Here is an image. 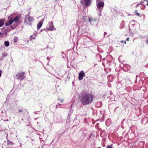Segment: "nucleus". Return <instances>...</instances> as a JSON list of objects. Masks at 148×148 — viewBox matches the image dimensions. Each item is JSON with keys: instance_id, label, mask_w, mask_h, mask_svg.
I'll use <instances>...</instances> for the list:
<instances>
[{"instance_id": "nucleus-1", "label": "nucleus", "mask_w": 148, "mask_h": 148, "mask_svg": "<svg viewBox=\"0 0 148 148\" xmlns=\"http://www.w3.org/2000/svg\"><path fill=\"white\" fill-rule=\"evenodd\" d=\"M94 98V96L91 94L86 93L82 97L81 102L83 105H88L91 103Z\"/></svg>"}, {"instance_id": "nucleus-2", "label": "nucleus", "mask_w": 148, "mask_h": 148, "mask_svg": "<svg viewBox=\"0 0 148 148\" xmlns=\"http://www.w3.org/2000/svg\"><path fill=\"white\" fill-rule=\"evenodd\" d=\"M25 77V72H21L18 73L16 75V79L23 80Z\"/></svg>"}, {"instance_id": "nucleus-3", "label": "nucleus", "mask_w": 148, "mask_h": 148, "mask_svg": "<svg viewBox=\"0 0 148 148\" xmlns=\"http://www.w3.org/2000/svg\"><path fill=\"white\" fill-rule=\"evenodd\" d=\"M92 0H82L80 3L82 5L85 4V5L86 7L89 6L92 3Z\"/></svg>"}, {"instance_id": "nucleus-4", "label": "nucleus", "mask_w": 148, "mask_h": 148, "mask_svg": "<svg viewBox=\"0 0 148 148\" xmlns=\"http://www.w3.org/2000/svg\"><path fill=\"white\" fill-rule=\"evenodd\" d=\"M97 10H102L104 6V3L103 2L100 1L96 2Z\"/></svg>"}, {"instance_id": "nucleus-5", "label": "nucleus", "mask_w": 148, "mask_h": 148, "mask_svg": "<svg viewBox=\"0 0 148 148\" xmlns=\"http://www.w3.org/2000/svg\"><path fill=\"white\" fill-rule=\"evenodd\" d=\"M78 79L79 80H82L83 78L85 76V73L83 71H81L79 74Z\"/></svg>"}, {"instance_id": "nucleus-6", "label": "nucleus", "mask_w": 148, "mask_h": 148, "mask_svg": "<svg viewBox=\"0 0 148 148\" xmlns=\"http://www.w3.org/2000/svg\"><path fill=\"white\" fill-rule=\"evenodd\" d=\"M88 19H89V22L92 25H94L96 23V19H93L92 18H90L88 17Z\"/></svg>"}, {"instance_id": "nucleus-7", "label": "nucleus", "mask_w": 148, "mask_h": 148, "mask_svg": "<svg viewBox=\"0 0 148 148\" xmlns=\"http://www.w3.org/2000/svg\"><path fill=\"white\" fill-rule=\"evenodd\" d=\"M1 55L2 56L0 59V61L3 60L4 58L7 56L8 54L6 52H3L2 53Z\"/></svg>"}, {"instance_id": "nucleus-8", "label": "nucleus", "mask_w": 148, "mask_h": 148, "mask_svg": "<svg viewBox=\"0 0 148 148\" xmlns=\"http://www.w3.org/2000/svg\"><path fill=\"white\" fill-rule=\"evenodd\" d=\"M108 79L110 82H112L114 79L113 76L111 75H109L108 76Z\"/></svg>"}, {"instance_id": "nucleus-9", "label": "nucleus", "mask_w": 148, "mask_h": 148, "mask_svg": "<svg viewBox=\"0 0 148 148\" xmlns=\"http://www.w3.org/2000/svg\"><path fill=\"white\" fill-rule=\"evenodd\" d=\"M43 23V22L41 21L38 22L37 25V28L38 29H39L41 27Z\"/></svg>"}, {"instance_id": "nucleus-10", "label": "nucleus", "mask_w": 148, "mask_h": 148, "mask_svg": "<svg viewBox=\"0 0 148 148\" xmlns=\"http://www.w3.org/2000/svg\"><path fill=\"white\" fill-rule=\"evenodd\" d=\"M20 18V17L19 16H17L14 18H13V20L14 22L16 23L19 20Z\"/></svg>"}, {"instance_id": "nucleus-11", "label": "nucleus", "mask_w": 148, "mask_h": 148, "mask_svg": "<svg viewBox=\"0 0 148 148\" xmlns=\"http://www.w3.org/2000/svg\"><path fill=\"white\" fill-rule=\"evenodd\" d=\"M43 30H45L46 32L49 31V30H53V28L52 27L49 28H47L45 29H42L40 30V31H42Z\"/></svg>"}, {"instance_id": "nucleus-12", "label": "nucleus", "mask_w": 148, "mask_h": 148, "mask_svg": "<svg viewBox=\"0 0 148 148\" xmlns=\"http://www.w3.org/2000/svg\"><path fill=\"white\" fill-rule=\"evenodd\" d=\"M124 21H122L120 25V27L121 28H122L124 27Z\"/></svg>"}, {"instance_id": "nucleus-13", "label": "nucleus", "mask_w": 148, "mask_h": 148, "mask_svg": "<svg viewBox=\"0 0 148 148\" xmlns=\"http://www.w3.org/2000/svg\"><path fill=\"white\" fill-rule=\"evenodd\" d=\"M111 123V120L110 119L107 120L106 121V124L107 126L109 125V124Z\"/></svg>"}, {"instance_id": "nucleus-14", "label": "nucleus", "mask_w": 148, "mask_h": 148, "mask_svg": "<svg viewBox=\"0 0 148 148\" xmlns=\"http://www.w3.org/2000/svg\"><path fill=\"white\" fill-rule=\"evenodd\" d=\"M49 27H52L53 28V30L54 28H53V22H51V23H49Z\"/></svg>"}, {"instance_id": "nucleus-15", "label": "nucleus", "mask_w": 148, "mask_h": 148, "mask_svg": "<svg viewBox=\"0 0 148 148\" xmlns=\"http://www.w3.org/2000/svg\"><path fill=\"white\" fill-rule=\"evenodd\" d=\"M124 68H127V69H130V66L128 64H124L123 66Z\"/></svg>"}, {"instance_id": "nucleus-16", "label": "nucleus", "mask_w": 148, "mask_h": 148, "mask_svg": "<svg viewBox=\"0 0 148 148\" xmlns=\"http://www.w3.org/2000/svg\"><path fill=\"white\" fill-rule=\"evenodd\" d=\"M143 5L145 6V5H148V1L147 0H144L143 1Z\"/></svg>"}, {"instance_id": "nucleus-17", "label": "nucleus", "mask_w": 148, "mask_h": 148, "mask_svg": "<svg viewBox=\"0 0 148 148\" xmlns=\"http://www.w3.org/2000/svg\"><path fill=\"white\" fill-rule=\"evenodd\" d=\"M145 142L143 141H141L139 143V145H140L142 147H143Z\"/></svg>"}, {"instance_id": "nucleus-18", "label": "nucleus", "mask_w": 148, "mask_h": 148, "mask_svg": "<svg viewBox=\"0 0 148 148\" xmlns=\"http://www.w3.org/2000/svg\"><path fill=\"white\" fill-rule=\"evenodd\" d=\"M4 45L6 47H8L9 45V42L8 41H6L4 42Z\"/></svg>"}, {"instance_id": "nucleus-19", "label": "nucleus", "mask_w": 148, "mask_h": 148, "mask_svg": "<svg viewBox=\"0 0 148 148\" xmlns=\"http://www.w3.org/2000/svg\"><path fill=\"white\" fill-rule=\"evenodd\" d=\"M4 24V21L3 20H0V27H1L3 26Z\"/></svg>"}, {"instance_id": "nucleus-20", "label": "nucleus", "mask_w": 148, "mask_h": 148, "mask_svg": "<svg viewBox=\"0 0 148 148\" xmlns=\"http://www.w3.org/2000/svg\"><path fill=\"white\" fill-rule=\"evenodd\" d=\"M28 21L29 22H31L33 20V18L32 17H30V16H29L28 17Z\"/></svg>"}, {"instance_id": "nucleus-21", "label": "nucleus", "mask_w": 148, "mask_h": 148, "mask_svg": "<svg viewBox=\"0 0 148 148\" xmlns=\"http://www.w3.org/2000/svg\"><path fill=\"white\" fill-rule=\"evenodd\" d=\"M16 25H17V24H16ZM16 26V25L14 26H13V25H12L11 26V28H10L9 29H5V30L6 31H8V30L9 31L10 30H11V28L14 29V28H15V27Z\"/></svg>"}, {"instance_id": "nucleus-22", "label": "nucleus", "mask_w": 148, "mask_h": 148, "mask_svg": "<svg viewBox=\"0 0 148 148\" xmlns=\"http://www.w3.org/2000/svg\"><path fill=\"white\" fill-rule=\"evenodd\" d=\"M97 11L98 12V14L99 16H101V11L102 10H97Z\"/></svg>"}, {"instance_id": "nucleus-23", "label": "nucleus", "mask_w": 148, "mask_h": 148, "mask_svg": "<svg viewBox=\"0 0 148 148\" xmlns=\"http://www.w3.org/2000/svg\"><path fill=\"white\" fill-rule=\"evenodd\" d=\"M148 120V119L146 117H144L142 119V123H143V121H147Z\"/></svg>"}, {"instance_id": "nucleus-24", "label": "nucleus", "mask_w": 148, "mask_h": 148, "mask_svg": "<svg viewBox=\"0 0 148 148\" xmlns=\"http://www.w3.org/2000/svg\"><path fill=\"white\" fill-rule=\"evenodd\" d=\"M8 22L10 24V25L12 24L14 22L13 20V18H11V20H9Z\"/></svg>"}, {"instance_id": "nucleus-25", "label": "nucleus", "mask_w": 148, "mask_h": 148, "mask_svg": "<svg viewBox=\"0 0 148 148\" xmlns=\"http://www.w3.org/2000/svg\"><path fill=\"white\" fill-rule=\"evenodd\" d=\"M7 143H8V145H13V143L11 141L8 140Z\"/></svg>"}, {"instance_id": "nucleus-26", "label": "nucleus", "mask_w": 148, "mask_h": 148, "mask_svg": "<svg viewBox=\"0 0 148 148\" xmlns=\"http://www.w3.org/2000/svg\"><path fill=\"white\" fill-rule=\"evenodd\" d=\"M18 40V38L17 37H15L13 40V42L14 43H16Z\"/></svg>"}, {"instance_id": "nucleus-27", "label": "nucleus", "mask_w": 148, "mask_h": 148, "mask_svg": "<svg viewBox=\"0 0 148 148\" xmlns=\"http://www.w3.org/2000/svg\"><path fill=\"white\" fill-rule=\"evenodd\" d=\"M18 111L19 113L22 112H23V108H18Z\"/></svg>"}, {"instance_id": "nucleus-28", "label": "nucleus", "mask_w": 148, "mask_h": 148, "mask_svg": "<svg viewBox=\"0 0 148 148\" xmlns=\"http://www.w3.org/2000/svg\"><path fill=\"white\" fill-rule=\"evenodd\" d=\"M47 20V17L46 16H44L43 19L41 21H42L43 22V21L44 20Z\"/></svg>"}, {"instance_id": "nucleus-29", "label": "nucleus", "mask_w": 148, "mask_h": 148, "mask_svg": "<svg viewBox=\"0 0 148 148\" xmlns=\"http://www.w3.org/2000/svg\"><path fill=\"white\" fill-rule=\"evenodd\" d=\"M72 106H73V104H71V107L70 108V111H70V112H71V110H72V111L73 110L72 109Z\"/></svg>"}, {"instance_id": "nucleus-30", "label": "nucleus", "mask_w": 148, "mask_h": 148, "mask_svg": "<svg viewBox=\"0 0 148 148\" xmlns=\"http://www.w3.org/2000/svg\"><path fill=\"white\" fill-rule=\"evenodd\" d=\"M145 8V6L143 5L141 7V9L142 10H143Z\"/></svg>"}, {"instance_id": "nucleus-31", "label": "nucleus", "mask_w": 148, "mask_h": 148, "mask_svg": "<svg viewBox=\"0 0 148 148\" xmlns=\"http://www.w3.org/2000/svg\"><path fill=\"white\" fill-rule=\"evenodd\" d=\"M5 25L6 26H8L10 25V24L8 22L5 23Z\"/></svg>"}, {"instance_id": "nucleus-32", "label": "nucleus", "mask_w": 148, "mask_h": 148, "mask_svg": "<svg viewBox=\"0 0 148 148\" xmlns=\"http://www.w3.org/2000/svg\"><path fill=\"white\" fill-rule=\"evenodd\" d=\"M112 145H108L107 146L106 148H112Z\"/></svg>"}, {"instance_id": "nucleus-33", "label": "nucleus", "mask_w": 148, "mask_h": 148, "mask_svg": "<svg viewBox=\"0 0 148 148\" xmlns=\"http://www.w3.org/2000/svg\"><path fill=\"white\" fill-rule=\"evenodd\" d=\"M143 1H140L139 3H138V4L139 5H143Z\"/></svg>"}, {"instance_id": "nucleus-34", "label": "nucleus", "mask_w": 148, "mask_h": 148, "mask_svg": "<svg viewBox=\"0 0 148 148\" xmlns=\"http://www.w3.org/2000/svg\"><path fill=\"white\" fill-rule=\"evenodd\" d=\"M106 34H107V33H106V32H104V36H105H105H106V37H108V36L107 35L106 36H105V35H106Z\"/></svg>"}, {"instance_id": "nucleus-35", "label": "nucleus", "mask_w": 148, "mask_h": 148, "mask_svg": "<svg viewBox=\"0 0 148 148\" xmlns=\"http://www.w3.org/2000/svg\"><path fill=\"white\" fill-rule=\"evenodd\" d=\"M121 43L124 42L125 44L126 43V41H123V40H122V41H121Z\"/></svg>"}, {"instance_id": "nucleus-36", "label": "nucleus", "mask_w": 148, "mask_h": 148, "mask_svg": "<svg viewBox=\"0 0 148 148\" xmlns=\"http://www.w3.org/2000/svg\"><path fill=\"white\" fill-rule=\"evenodd\" d=\"M58 99L61 101V103H62L63 101V100L62 99Z\"/></svg>"}, {"instance_id": "nucleus-37", "label": "nucleus", "mask_w": 148, "mask_h": 148, "mask_svg": "<svg viewBox=\"0 0 148 148\" xmlns=\"http://www.w3.org/2000/svg\"><path fill=\"white\" fill-rule=\"evenodd\" d=\"M136 14L138 16H140V14H139V13H138V12H137L136 13Z\"/></svg>"}, {"instance_id": "nucleus-38", "label": "nucleus", "mask_w": 148, "mask_h": 148, "mask_svg": "<svg viewBox=\"0 0 148 148\" xmlns=\"http://www.w3.org/2000/svg\"><path fill=\"white\" fill-rule=\"evenodd\" d=\"M96 0V2L101 1V0Z\"/></svg>"}, {"instance_id": "nucleus-39", "label": "nucleus", "mask_w": 148, "mask_h": 148, "mask_svg": "<svg viewBox=\"0 0 148 148\" xmlns=\"http://www.w3.org/2000/svg\"><path fill=\"white\" fill-rule=\"evenodd\" d=\"M138 5H139L138 4H137L136 5V8H137V7L138 6Z\"/></svg>"}, {"instance_id": "nucleus-40", "label": "nucleus", "mask_w": 148, "mask_h": 148, "mask_svg": "<svg viewBox=\"0 0 148 148\" xmlns=\"http://www.w3.org/2000/svg\"><path fill=\"white\" fill-rule=\"evenodd\" d=\"M1 71H0V77H1Z\"/></svg>"}, {"instance_id": "nucleus-41", "label": "nucleus", "mask_w": 148, "mask_h": 148, "mask_svg": "<svg viewBox=\"0 0 148 148\" xmlns=\"http://www.w3.org/2000/svg\"><path fill=\"white\" fill-rule=\"evenodd\" d=\"M2 34H3L2 33L0 32V36L2 35Z\"/></svg>"}, {"instance_id": "nucleus-42", "label": "nucleus", "mask_w": 148, "mask_h": 148, "mask_svg": "<svg viewBox=\"0 0 148 148\" xmlns=\"http://www.w3.org/2000/svg\"><path fill=\"white\" fill-rule=\"evenodd\" d=\"M1 126H0V128H1ZM2 131V129H1V130L0 129V131Z\"/></svg>"}, {"instance_id": "nucleus-43", "label": "nucleus", "mask_w": 148, "mask_h": 148, "mask_svg": "<svg viewBox=\"0 0 148 148\" xmlns=\"http://www.w3.org/2000/svg\"><path fill=\"white\" fill-rule=\"evenodd\" d=\"M129 38H127V39L126 40H129Z\"/></svg>"}, {"instance_id": "nucleus-44", "label": "nucleus", "mask_w": 148, "mask_h": 148, "mask_svg": "<svg viewBox=\"0 0 148 148\" xmlns=\"http://www.w3.org/2000/svg\"><path fill=\"white\" fill-rule=\"evenodd\" d=\"M35 38L34 37H32V39H34Z\"/></svg>"}, {"instance_id": "nucleus-45", "label": "nucleus", "mask_w": 148, "mask_h": 148, "mask_svg": "<svg viewBox=\"0 0 148 148\" xmlns=\"http://www.w3.org/2000/svg\"><path fill=\"white\" fill-rule=\"evenodd\" d=\"M47 59L48 60H49V58L48 57H47Z\"/></svg>"}, {"instance_id": "nucleus-46", "label": "nucleus", "mask_w": 148, "mask_h": 148, "mask_svg": "<svg viewBox=\"0 0 148 148\" xmlns=\"http://www.w3.org/2000/svg\"><path fill=\"white\" fill-rule=\"evenodd\" d=\"M8 121V120L7 119V120H4V121Z\"/></svg>"}, {"instance_id": "nucleus-47", "label": "nucleus", "mask_w": 148, "mask_h": 148, "mask_svg": "<svg viewBox=\"0 0 148 148\" xmlns=\"http://www.w3.org/2000/svg\"><path fill=\"white\" fill-rule=\"evenodd\" d=\"M56 1H57V0H54Z\"/></svg>"}, {"instance_id": "nucleus-48", "label": "nucleus", "mask_w": 148, "mask_h": 148, "mask_svg": "<svg viewBox=\"0 0 148 148\" xmlns=\"http://www.w3.org/2000/svg\"><path fill=\"white\" fill-rule=\"evenodd\" d=\"M132 25L133 26V27L134 26V25Z\"/></svg>"}, {"instance_id": "nucleus-49", "label": "nucleus", "mask_w": 148, "mask_h": 148, "mask_svg": "<svg viewBox=\"0 0 148 148\" xmlns=\"http://www.w3.org/2000/svg\"><path fill=\"white\" fill-rule=\"evenodd\" d=\"M45 0V1H48V0Z\"/></svg>"}, {"instance_id": "nucleus-50", "label": "nucleus", "mask_w": 148, "mask_h": 148, "mask_svg": "<svg viewBox=\"0 0 148 148\" xmlns=\"http://www.w3.org/2000/svg\"><path fill=\"white\" fill-rule=\"evenodd\" d=\"M133 21H135L134 20H133Z\"/></svg>"}, {"instance_id": "nucleus-51", "label": "nucleus", "mask_w": 148, "mask_h": 148, "mask_svg": "<svg viewBox=\"0 0 148 148\" xmlns=\"http://www.w3.org/2000/svg\"><path fill=\"white\" fill-rule=\"evenodd\" d=\"M37 123V124H38V122Z\"/></svg>"}]
</instances>
